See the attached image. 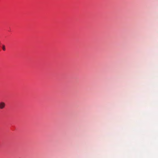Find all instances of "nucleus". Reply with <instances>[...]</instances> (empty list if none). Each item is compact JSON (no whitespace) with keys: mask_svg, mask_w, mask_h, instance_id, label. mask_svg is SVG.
I'll return each mask as SVG.
<instances>
[{"mask_svg":"<svg viewBox=\"0 0 158 158\" xmlns=\"http://www.w3.org/2000/svg\"><path fill=\"white\" fill-rule=\"evenodd\" d=\"M2 49L3 51L6 50L5 47L4 45H2Z\"/></svg>","mask_w":158,"mask_h":158,"instance_id":"nucleus-2","label":"nucleus"},{"mask_svg":"<svg viewBox=\"0 0 158 158\" xmlns=\"http://www.w3.org/2000/svg\"><path fill=\"white\" fill-rule=\"evenodd\" d=\"M5 106V104L3 102H0V109H3Z\"/></svg>","mask_w":158,"mask_h":158,"instance_id":"nucleus-1","label":"nucleus"}]
</instances>
